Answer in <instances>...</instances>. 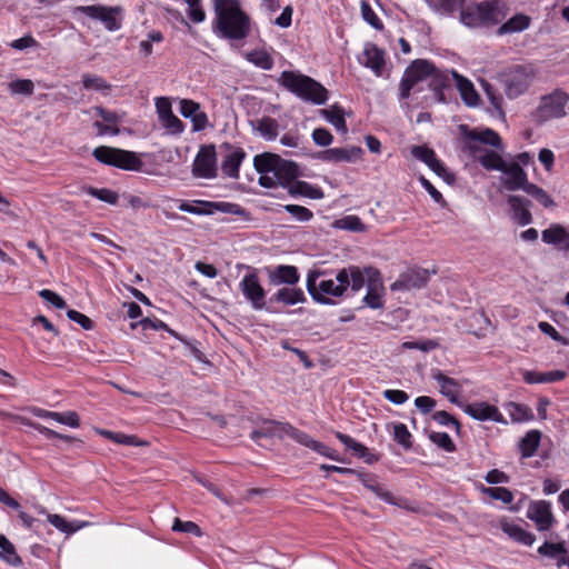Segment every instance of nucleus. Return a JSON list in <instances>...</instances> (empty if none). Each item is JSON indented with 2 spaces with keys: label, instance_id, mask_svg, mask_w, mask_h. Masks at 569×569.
<instances>
[{
  "label": "nucleus",
  "instance_id": "14",
  "mask_svg": "<svg viewBox=\"0 0 569 569\" xmlns=\"http://www.w3.org/2000/svg\"><path fill=\"white\" fill-rule=\"evenodd\" d=\"M430 272L423 268H412L402 272L390 286L391 291H411L425 287L429 280Z\"/></svg>",
  "mask_w": 569,
  "mask_h": 569
},
{
  "label": "nucleus",
  "instance_id": "15",
  "mask_svg": "<svg viewBox=\"0 0 569 569\" xmlns=\"http://www.w3.org/2000/svg\"><path fill=\"white\" fill-rule=\"evenodd\" d=\"M461 409L466 415L478 421H495L497 423L507 425L508 421L505 419L499 409L486 401H477L473 403L462 405Z\"/></svg>",
  "mask_w": 569,
  "mask_h": 569
},
{
  "label": "nucleus",
  "instance_id": "4",
  "mask_svg": "<svg viewBox=\"0 0 569 569\" xmlns=\"http://www.w3.org/2000/svg\"><path fill=\"white\" fill-rule=\"evenodd\" d=\"M253 167L258 173H273L278 184L289 188L300 176L299 166L290 160L271 152L257 154L253 158Z\"/></svg>",
  "mask_w": 569,
  "mask_h": 569
},
{
  "label": "nucleus",
  "instance_id": "13",
  "mask_svg": "<svg viewBox=\"0 0 569 569\" xmlns=\"http://www.w3.org/2000/svg\"><path fill=\"white\" fill-rule=\"evenodd\" d=\"M220 149L223 150L224 154L221 160V171L223 176L238 179L241 163L247 158V152L242 147L234 146L230 142H223L220 144Z\"/></svg>",
  "mask_w": 569,
  "mask_h": 569
},
{
  "label": "nucleus",
  "instance_id": "28",
  "mask_svg": "<svg viewBox=\"0 0 569 569\" xmlns=\"http://www.w3.org/2000/svg\"><path fill=\"white\" fill-rule=\"evenodd\" d=\"M499 528L512 540L525 546H531L536 541V537L506 518L499 520Z\"/></svg>",
  "mask_w": 569,
  "mask_h": 569
},
{
  "label": "nucleus",
  "instance_id": "41",
  "mask_svg": "<svg viewBox=\"0 0 569 569\" xmlns=\"http://www.w3.org/2000/svg\"><path fill=\"white\" fill-rule=\"evenodd\" d=\"M298 280L297 268L292 266H279L272 273V281L274 283L295 284Z\"/></svg>",
  "mask_w": 569,
  "mask_h": 569
},
{
  "label": "nucleus",
  "instance_id": "8",
  "mask_svg": "<svg viewBox=\"0 0 569 569\" xmlns=\"http://www.w3.org/2000/svg\"><path fill=\"white\" fill-rule=\"evenodd\" d=\"M533 80L532 69L526 66H513L500 74L505 93L515 99L525 93Z\"/></svg>",
  "mask_w": 569,
  "mask_h": 569
},
{
  "label": "nucleus",
  "instance_id": "43",
  "mask_svg": "<svg viewBox=\"0 0 569 569\" xmlns=\"http://www.w3.org/2000/svg\"><path fill=\"white\" fill-rule=\"evenodd\" d=\"M277 301H281L287 306H293L305 301V295L301 289L282 288L274 295Z\"/></svg>",
  "mask_w": 569,
  "mask_h": 569
},
{
  "label": "nucleus",
  "instance_id": "30",
  "mask_svg": "<svg viewBox=\"0 0 569 569\" xmlns=\"http://www.w3.org/2000/svg\"><path fill=\"white\" fill-rule=\"evenodd\" d=\"M522 379L529 385L533 383H550L561 381L567 377L563 370H552L548 372H538L533 370H523L521 372Z\"/></svg>",
  "mask_w": 569,
  "mask_h": 569
},
{
  "label": "nucleus",
  "instance_id": "33",
  "mask_svg": "<svg viewBox=\"0 0 569 569\" xmlns=\"http://www.w3.org/2000/svg\"><path fill=\"white\" fill-rule=\"evenodd\" d=\"M47 520L56 529H58L59 531L67 533V535L74 533V532L79 531L80 529L90 526V522H88V521L76 520V521L69 522L62 516L56 515V513H48Z\"/></svg>",
  "mask_w": 569,
  "mask_h": 569
},
{
  "label": "nucleus",
  "instance_id": "18",
  "mask_svg": "<svg viewBox=\"0 0 569 569\" xmlns=\"http://www.w3.org/2000/svg\"><path fill=\"white\" fill-rule=\"evenodd\" d=\"M240 289L246 299L251 303L252 309L262 310L266 305V292L256 274L250 273L243 277Z\"/></svg>",
  "mask_w": 569,
  "mask_h": 569
},
{
  "label": "nucleus",
  "instance_id": "5",
  "mask_svg": "<svg viewBox=\"0 0 569 569\" xmlns=\"http://www.w3.org/2000/svg\"><path fill=\"white\" fill-rule=\"evenodd\" d=\"M505 4L500 0H488L462 8L461 22L471 28L491 27L498 24L506 17L501 10Z\"/></svg>",
  "mask_w": 569,
  "mask_h": 569
},
{
  "label": "nucleus",
  "instance_id": "38",
  "mask_svg": "<svg viewBox=\"0 0 569 569\" xmlns=\"http://www.w3.org/2000/svg\"><path fill=\"white\" fill-rule=\"evenodd\" d=\"M406 70L419 83L429 78L435 72V63L426 59L413 60Z\"/></svg>",
  "mask_w": 569,
  "mask_h": 569
},
{
  "label": "nucleus",
  "instance_id": "55",
  "mask_svg": "<svg viewBox=\"0 0 569 569\" xmlns=\"http://www.w3.org/2000/svg\"><path fill=\"white\" fill-rule=\"evenodd\" d=\"M284 210L297 221L306 222L313 218L310 209L299 204H287Z\"/></svg>",
  "mask_w": 569,
  "mask_h": 569
},
{
  "label": "nucleus",
  "instance_id": "39",
  "mask_svg": "<svg viewBox=\"0 0 569 569\" xmlns=\"http://www.w3.org/2000/svg\"><path fill=\"white\" fill-rule=\"evenodd\" d=\"M506 410L512 423L527 422L535 418L532 410L522 403L509 402L506 405Z\"/></svg>",
  "mask_w": 569,
  "mask_h": 569
},
{
  "label": "nucleus",
  "instance_id": "20",
  "mask_svg": "<svg viewBox=\"0 0 569 569\" xmlns=\"http://www.w3.org/2000/svg\"><path fill=\"white\" fill-rule=\"evenodd\" d=\"M432 378L439 386V392L443 397H446L451 403L457 405L461 408V406L463 405L459 400V396L461 395L462 391L461 383L458 380L446 376L440 370L433 371Z\"/></svg>",
  "mask_w": 569,
  "mask_h": 569
},
{
  "label": "nucleus",
  "instance_id": "44",
  "mask_svg": "<svg viewBox=\"0 0 569 569\" xmlns=\"http://www.w3.org/2000/svg\"><path fill=\"white\" fill-rule=\"evenodd\" d=\"M0 558L10 566H18L21 559L16 552L14 546L7 539L6 536L0 533Z\"/></svg>",
  "mask_w": 569,
  "mask_h": 569
},
{
  "label": "nucleus",
  "instance_id": "17",
  "mask_svg": "<svg viewBox=\"0 0 569 569\" xmlns=\"http://www.w3.org/2000/svg\"><path fill=\"white\" fill-rule=\"evenodd\" d=\"M363 150L360 147L330 148L312 154L313 158L327 163L356 162L360 160Z\"/></svg>",
  "mask_w": 569,
  "mask_h": 569
},
{
  "label": "nucleus",
  "instance_id": "6",
  "mask_svg": "<svg viewBox=\"0 0 569 569\" xmlns=\"http://www.w3.org/2000/svg\"><path fill=\"white\" fill-rule=\"evenodd\" d=\"M93 158L102 164L126 171H141L143 161L138 153L120 148L99 146L92 151Z\"/></svg>",
  "mask_w": 569,
  "mask_h": 569
},
{
  "label": "nucleus",
  "instance_id": "26",
  "mask_svg": "<svg viewBox=\"0 0 569 569\" xmlns=\"http://www.w3.org/2000/svg\"><path fill=\"white\" fill-rule=\"evenodd\" d=\"M508 203L512 211V218L521 226L531 223L532 216L529 210L531 201L521 196H509Z\"/></svg>",
  "mask_w": 569,
  "mask_h": 569
},
{
  "label": "nucleus",
  "instance_id": "54",
  "mask_svg": "<svg viewBox=\"0 0 569 569\" xmlns=\"http://www.w3.org/2000/svg\"><path fill=\"white\" fill-rule=\"evenodd\" d=\"M9 90L13 94L31 96L34 91V83L30 79H18L9 83Z\"/></svg>",
  "mask_w": 569,
  "mask_h": 569
},
{
  "label": "nucleus",
  "instance_id": "22",
  "mask_svg": "<svg viewBox=\"0 0 569 569\" xmlns=\"http://www.w3.org/2000/svg\"><path fill=\"white\" fill-rule=\"evenodd\" d=\"M467 147L475 160H477L486 170L502 171L505 169L507 162L498 152L493 150H486L482 154L478 156V152L482 151L479 146L468 142Z\"/></svg>",
  "mask_w": 569,
  "mask_h": 569
},
{
  "label": "nucleus",
  "instance_id": "42",
  "mask_svg": "<svg viewBox=\"0 0 569 569\" xmlns=\"http://www.w3.org/2000/svg\"><path fill=\"white\" fill-rule=\"evenodd\" d=\"M82 191L87 194H90L103 202H107L109 204H117L120 200L119 194L108 188H94L90 186H86L82 188Z\"/></svg>",
  "mask_w": 569,
  "mask_h": 569
},
{
  "label": "nucleus",
  "instance_id": "45",
  "mask_svg": "<svg viewBox=\"0 0 569 569\" xmlns=\"http://www.w3.org/2000/svg\"><path fill=\"white\" fill-rule=\"evenodd\" d=\"M568 552L567 545L565 541L561 542H548L546 541L538 548V553L543 557L558 558L566 557Z\"/></svg>",
  "mask_w": 569,
  "mask_h": 569
},
{
  "label": "nucleus",
  "instance_id": "11",
  "mask_svg": "<svg viewBox=\"0 0 569 569\" xmlns=\"http://www.w3.org/2000/svg\"><path fill=\"white\" fill-rule=\"evenodd\" d=\"M178 202L179 210L197 216H209L218 211L231 214H240L242 212V208L239 204L224 201L194 200L188 202L179 200Z\"/></svg>",
  "mask_w": 569,
  "mask_h": 569
},
{
  "label": "nucleus",
  "instance_id": "61",
  "mask_svg": "<svg viewBox=\"0 0 569 569\" xmlns=\"http://www.w3.org/2000/svg\"><path fill=\"white\" fill-rule=\"evenodd\" d=\"M420 184L425 188V190L430 194V197L433 199L435 202L439 204H445V198L440 191H438L435 186L425 177H419Z\"/></svg>",
  "mask_w": 569,
  "mask_h": 569
},
{
  "label": "nucleus",
  "instance_id": "62",
  "mask_svg": "<svg viewBox=\"0 0 569 569\" xmlns=\"http://www.w3.org/2000/svg\"><path fill=\"white\" fill-rule=\"evenodd\" d=\"M39 296L47 301L48 303L52 305L57 309H63L66 308V301L54 291H51L49 289H43L39 292Z\"/></svg>",
  "mask_w": 569,
  "mask_h": 569
},
{
  "label": "nucleus",
  "instance_id": "1",
  "mask_svg": "<svg viewBox=\"0 0 569 569\" xmlns=\"http://www.w3.org/2000/svg\"><path fill=\"white\" fill-rule=\"evenodd\" d=\"M307 290L312 299L321 305H335V298L342 297L348 289L358 292L363 288L360 268L351 266L337 272L335 278H326L321 270H311L307 277Z\"/></svg>",
  "mask_w": 569,
  "mask_h": 569
},
{
  "label": "nucleus",
  "instance_id": "9",
  "mask_svg": "<svg viewBox=\"0 0 569 569\" xmlns=\"http://www.w3.org/2000/svg\"><path fill=\"white\" fill-rule=\"evenodd\" d=\"M73 13H82L92 20L100 21L108 31H117L121 28V7H107L102 4L79 6Z\"/></svg>",
  "mask_w": 569,
  "mask_h": 569
},
{
  "label": "nucleus",
  "instance_id": "36",
  "mask_svg": "<svg viewBox=\"0 0 569 569\" xmlns=\"http://www.w3.org/2000/svg\"><path fill=\"white\" fill-rule=\"evenodd\" d=\"M541 432L539 430L528 431L519 442V450L522 458H530L535 456L541 441Z\"/></svg>",
  "mask_w": 569,
  "mask_h": 569
},
{
  "label": "nucleus",
  "instance_id": "37",
  "mask_svg": "<svg viewBox=\"0 0 569 569\" xmlns=\"http://www.w3.org/2000/svg\"><path fill=\"white\" fill-rule=\"evenodd\" d=\"M406 70L419 83L429 78L435 72V63L426 59L413 60Z\"/></svg>",
  "mask_w": 569,
  "mask_h": 569
},
{
  "label": "nucleus",
  "instance_id": "63",
  "mask_svg": "<svg viewBox=\"0 0 569 569\" xmlns=\"http://www.w3.org/2000/svg\"><path fill=\"white\" fill-rule=\"evenodd\" d=\"M432 419L441 426H453L458 431L460 429L459 421L445 410L437 411L432 415Z\"/></svg>",
  "mask_w": 569,
  "mask_h": 569
},
{
  "label": "nucleus",
  "instance_id": "53",
  "mask_svg": "<svg viewBox=\"0 0 569 569\" xmlns=\"http://www.w3.org/2000/svg\"><path fill=\"white\" fill-rule=\"evenodd\" d=\"M429 439L439 448L443 449L447 452H452L456 449V446L450 438V436L446 432H436L432 431L429 433Z\"/></svg>",
  "mask_w": 569,
  "mask_h": 569
},
{
  "label": "nucleus",
  "instance_id": "49",
  "mask_svg": "<svg viewBox=\"0 0 569 569\" xmlns=\"http://www.w3.org/2000/svg\"><path fill=\"white\" fill-rule=\"evenodd\" d=\"M282 429L288 437L292 438L295 441H297L298 443H300L307 448L313 449V447L317 443V441L315 439H312L309 435H307L303 431L298 430L297 428H295L290 425H284L282 427Z\"/></svg>",
  "mask_w": 569,
  "mask_h": 569
},
{
  "label": "nucleus",
  "instance_id": "27",
  "mask_svg": "<svg viewBox=\"0 0 569 569\" xmlns=\"http://www.w3.org/2000/svg\"><path fill=\"white\" fill-rule=\"evenodd\" d=\"M541 238L547 244L559 247V249H569V227L553 223L542 231Z\"/></svg>",
  "mask_w": 569,
  "mask_h": 569
},
{
  "label": "nucleus",
  "instance_id": "60",
  "mask_svg": "<svg viewBox=\"0 0 569 569\" xmlns=\"http://www.w3.org/2000/svg\"><path fill=\"white\" fill-rule=\"evenodd\" d=\"M393 437H395V440H397L403 447L409 448L411 446V441H410L411 435L408 431L406 425L396 423L393 426Z\"/></svg>",
  "mask_w": 569,
  "mask_h": 569
},
{
  "label": "nucleus",
  "instance_id": "32",
  "mask_svg": "<svg viewBox=\"0 0 569 569\" xmlns=\"http://www.w3.org/2000/svg\"><path fill=\"white\" fill-rule=\"evenodd\" d=\"M531 24V18L525 13H517L506 22H503L497 30L498 36L522 32Z\"/></svg>",
  "mask_w": 569,
  "mask_h": 569
},
{
  "label": "nucleus",
  "instance_id": "57",
  "mask_svg": "<svg viewBox=\"0 0 569 569\" xmlns=\"http://www.w3.org/2000/svg\"><path fill=\"white\" fill-rule=\"evenodd\" d=\"M312 141L319 147H329L333 142L332 133L326 128H316L311 133Z\"/></svg>",
  "mask_w": 569,
  "mask_h": 569
},
{
  "label": "nucleus",
  "instance_id": "7",
  "mask_svg": "<svg viewBox=\"0 0 569 569\" xmlns=\"http://www.w3.org/2000/svg\"><path fill=\"white\" fill-rule=\"evenodd\" d=\"M569 103V93L563 89H555L540 98L533 112L537 122L543 123L553 119H562L567 116L566 107Z\"/></svg>",
  "mask_w": 569,
  "mask_h": 569
},
{
  "label": "nucleus",
  "instance_id": "64",
  "mask_svg": "<svg viewBox=\"0 0 569 569\" xmlns=\"http://www.w3.org/2000/svg\"><path fill=\"white\" fill-rule=\"evenodd\" d=\"M369 490H371L379 499H381L388 503H391V505H397V501L395 500L392 493L390 491H388L377 480L373 482V485L369 486Z\"/></svg>",
  "mask_w": 569,
  "mask_h": 569
},
{
  "label": "nucleus",
  "instance_id": "50",
  "mask_svg": "<svg viewBox=\"0 0 569 569\" xmlns=\"http://www.w3.org/2000/svg\"><path fill=\"white\" fill-rule=\"evenodd\" d=\"M525 192L532 197L545 208H551L555 206L553 199L542 188L535 183H530L529 186H527Z\"/></svg>",
  "mask_w": 569,
  "mask_h": 569
},
{
  "label": "nucleus",
  "instance_id": "52",
  "mask_svg": "<svg viewBox=\"0 0 569 569\" xmlns=\"http://www.w3.org/2000/svg\"><path fill=\"white\" fill-rule=\"evenodd\" d=\"M361 16L362 19L378 31H382L385 26L381 19L376 14L368 1H361Z\"/></svg>",
  "mask_w": 569,
  "mask_h": 569
},
{
  "label": "nucleus",
  "instance_id": "47",
  "mask_svg": "<svg viewBox=\"0 0 569 569\" xmlns=\"http://www.w3.org/2000/svg\"><path fill=\"white\" fill-rule=\"evenodd\" d=\"M160 124L173 136H180L184 129L186 124L173 113H168L159 119Z\"/></svg>",
  "mask_w": 569,
  "mask_h": 569
},
{
  "label": "nucleus",
  "instance_id": "34",
  "mask_svg": "<svg viewBox=\"0 0 569 569\" xmlns=\"http://www.w3.org/2000/svg\"><path fill=\"white\" fill-rule=\"evenodd\" d=\"M288 192L292 197L301 196L309 199H321L323 198V191L319 187H315L311 183L302 180H295L293 183L288 188Z\"/></svg>",
  "mask_w": 569,
  "mask_h": 569
},
{
  "label": "nucleus",
  "instance_id": "48",
  "mask_svg": "<svg viewBox=\"0 0 569 569\" xmlns=\"http://www.w3.org/2000/svg\"><path fill=\"white\" fill-rule=\"evenodd\" d=\"M278 122L271 117H263L258 121L257 129L267 140H274L278 136Z\"/></svg>",
  "mask_w": 569,
  "mask_h": 569
},
{
  "label": "nucleus",
  "instance_id": "23",
  "mask_svg": "<svg viewBox=\"0 0 569 569\" xmlns=\"http://www.w3.org/2000/svg\"><path fill=\"white\" fill-rule=\"evenodd\" d=\"M97 114L103 120L102 123L100 121L94 122V127L98 129L99 136H118L120 133V129L118 123L121 122V116L117 112L108 110L103 107H96Z\"/></svg>",
  "mask_w": 569,
  "mask_h": 569
},
{
  "label": "nucleus",
  "instance_id": "59",
  "mask_svg": "<svg viewBox=\"0 0 569 569\" xmlns=\"http://www.w3.org/2000/svg\"><path fill=\"white\" fill-rule=\"evenodd\" d=\"M172 530L192 533L197 537L202 535L201 529L197 523H194L192 521H182L179 518L174 519L173 525H172Z\"/></svg>",
  "mask_w": 569,
  "mask_h": 569
},
{
  "label": "nucleus",
  "instance_id": "46",
  "mask_svg": "<svg viewBox=\"0 0 569 569\" xmlns=\"http://www.w3.org/2000/svg\"><path fill=\"white\" fill-rule=\"evenodd\" d=\"M480 491L491 499L499 500L505 505H510L515 499L512 491L505 487L481 486Z\"/></svg>",
  "mask_w": 569,
  "mask_h": 569
},
{
  "label": "nucleus",
  "instance_id": "16",
  "mask_svg": "<svg viewBox=\"0 0 569 569\" xmlns=\"http://www.w3.org/2000/svg\"><path fill=\"white\" fill-rule=\"evenodd\" d=\"M358 61L365 68L370 69L375 76L382 77L386 67V51L373 42H367Z\"/></svg>",
  "mask_w": 569,
  "mask_h": 569
},
{
  "label": "nucleus",
  "instance_id": "10",
  "mask_svg": "<svg viewBox=\"0 0 569 569\" xmlns=\"http://www.w3.org/2000/svg\"><path fill=\"white\" fill-rule=\"evenodd\" d=\"M360 273L363 279V287L367 288L363 302L371 309H381L383 307L385 286L379 270L371 267L360 268Z\"/></svg>",
  "mask_w": 569,
  "mask_h": 569
},
{
  "label": "nucleus",
  "instance_id": "12",
  "mask_svg": "<svg viewBox=\"0 0 569 569\" xmlns=\"http://www.w3.org/2000/svg\"><path fill=\"white\" fill-rule=\"evenodd\" d=\"M194 177L213 179L217 177V152L213 144L201 146L192 163Z\"/></svg>",
  "mask_w": 569,
  "mask_h": 569
},
{
  "label": "nucleus",
  "instance_id": "40",
  "mask_svg": "<svg viewBox=\"0 0 569 569\" xmlns=\"http://www.w3.org/2000/svg\"><path fill=\"white\" fill-rule=\"evenodd\" d=\"M244 58L262 70H271L274 66L273 58L264 49L251 50L244 54Z\"/></svg>",
  "mask_w": 569,
  "mask_h": 569
},
{
  "label": "nucleus",
  "instance_id": "24",
  "mask_svg": "<svg viewBox=\"0 0 569 569\" xmlns=\"http://www.w3.org/2000/svg\"><path fill=\"white\" fill-rule=\"evenodd\" d=\"M411 154L427 164L437 176L442 177L446 174V167L442 161L437 158L433 149L427 146H413L411 148Z\"/></svg>",
  "mask_w": 569,
  "mask_h": 569
},
{
  "label": "nucleus",
  "instance_id": "31",
  "mask_svg": "<svg viewBox=\"0 0 569 569\" xmlns=\"http://www.w3.org/2000/svg\"><path fill=\"white\" fill-rule=\"evenodd\" d=\"M466 139L470 141H478L483 144L491 146L496 149L502 150L503 144L499 133L492 129H485L481 131L470 130L466 133Z\"/></svg>",
  "mask_w": 569,
  "mask_h": 569
},
{
  "label": "nucleus",
  "instance_id": "58",
  "mask_svg": "<svg viewBox=\"0 0 569 569\" xmlns=\"http://www.w3.org/2000/svg\"><path fill=\"white\" fill-rule=\"evenodd\" d=\"M482 87L493 109L498 112H502V96L488 82H485Z\"/></svg>",
  "mask_w": 569,
  "mask_h": 569
},
{
  "label": "nucleus",
  "instance_id": "21",
  "mask_svg": "<svg viewBox=\"0 0 569 569\" xmlns=\"http://www.w3.org/2000/svg\"><path fill=\"white\" fill-rule=\"evenodd\" d=\"M501 172L506 174V178L502 179V186L509 191H526L527 186L531 183L528 181L527 172L517 162L507 163Z\"/></svg>",
  "mask_w": 569,
  "mask_h": 569
},
{
  "label": "nucleus",
  "instance_id": "56",
  "mask_svg": "<svg viewBox=\"0 0 569 569\" xmlns=\"http://www.w3.org/2000/svg\"><path fill=\"white\" fill-rule=\"evenodd\" d=\"M418 84L416 79L405 70L403 76L399 83V99H408L411 94L412 89Z\"/></svg>",
  "mask_w": 569,
  "mask_h": 569
},
{
  "label": "nucleus",
  "instance_id": "2",
  "mask_svg": "<svg viewBox=\"0 0 569 569\" xmlns=\"http://www.w3.org/2000/svg\"><path fill=\"white\" fill-rule=\"evenodd\" d=\"M213 32L227 40L241 41L251 33V17L241 0H214Z\"/></svg>",
  "mask_w": 569,
  "mask_h": 569
},
{
  "label": "nucleus",
  "instance_id": "29",
  "mask_svg": "<svg viewBox=\"0 0 569 569\" xmlns=\"http://www.w3.org/2000/svg\"><path fill=\"white\" fill-rule=\"evenodd\" d=\"M429 88L435 93L437 102H447L443 90L450 88V76L447 71H442L435 66V72L429 76Z\"/></svg>",
  "mask_w": 569,
  "mask_h": 569
},
{
  "label": "nucleus",
  "instance_id": "35",
  "mask_svg": "<svg viewBox=\"0 0 569 569\" xmlns=\"http://www.w3.org/2000/svg\"><path fill=\"white\" fill-rule=\"evenodd\" d=\"M320 114L331 123L338 131L342 133L348 132L347 122L345 119V110L338 103L331 106L330 109H321Z\"/></svg>",
  "mask_w": 569,
  "mask_h": 569
},
{
  "label": "nucleus",
  "instance_id": "51",
  "mask_svg": "<svg viewBox=\"0 0 569 569\" xmlns=\"http://www.w3.org/2000/svg\"><path fill=\"white\" fill-rule=\"evenodd\" d=\"M82 84L87 90L106 92L111 89V86L102 77L89 73L82 76Z\"/></svg>",
  "mask_w": 569,
  "mask_h": 569
},
{
  "label": "nucleus",
  "instance_id": "25",
  "mask_svg": "<svg viewBox=\"0 0 569 569\" xmlns=\"http://www.w3.org/2000/svg\"><path fill=\"white\" fill-rule=\"evenodd\" d=\"M451 76L456 81L457 89L465 104L468 107H477L480 102V97L473 83L455 70L451 71Z\"/></svg>",
  "mask_w": 569,
  "mask_h": 569
},
{
  "label": "nucleus",
  "instance_id": "3",
  "mask_svg": "<svg viewBox=\"0 0 569 569\" xmlns=\"http://www.w3.org/2000/svg\"><path fill=\"white\" fill-rule=\"evenodd\" d=\"M278 82L306 102L321 106L329 99V91L320 82L300 72L284 70L281 72Z\"/></svg>",
  "mask_w": 569,
  "mask_h": 569
},
{
  "label": "nucleus",
  "instance_id": "19",
  "mask_svg": "<svg viewBox=\"0 0 569 569\" xmlns=\"http://www.w3.org/2000/svg\"><path fill=\"white\" fill-rule=\"evenodd\" d=\"M527 517L536 523L538 530H548L555 522L550 502L546 500L533 501L529 505Z\"/></svg>",
  "mask_w": 569,
  "mask_h": 569
}]
</instances>
